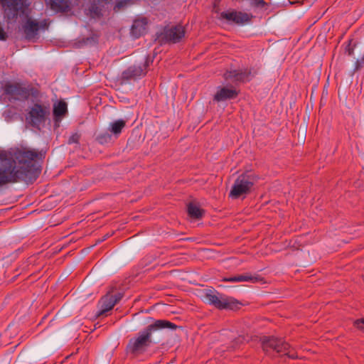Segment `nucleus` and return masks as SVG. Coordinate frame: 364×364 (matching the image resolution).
Segmentation results:
<instances>
[{
    "mask_svg": "<svg viewBox=\"0 0 364 364\" xmlns=\"http://www.w3.org/2000/svg\"><path fill=\"white\" fill-rule=\"evenodd\" d=\"M126 125V122L123 119H118L110 124L109 131L114 134L118 135Z\"/></svg>",
    "mask_w": 364,
    "mask_h": 364,
    "instance_id": "20",
    "label": "nucleus"
},
{
    "mask_svg": "<svg viewBox=\"0 0 364 364\" xmlns=\"http://www.w3.org/2000/svg\"><path fill=\"white\" fill-rule=\"evenodd\" d=\"M204 298L208 304L218 309L235 310L238 309L240 304L235 299L219 294L214 289L207 290Z\"/></svg>",
    "mask_w": 364,
    "mask_h": 364,
    "instance_id": "5",
    "label": "nucleus"
},
{
    "mask_svg": "<svg viewBox=\"0 0 364 364\" xmlns=\"http://www.w3.org/2000/svg\"><path fill=\"white\" fill-rule=\"evenodd\" d=\"M262 347L266 353L274 351L283 353L291 359L298 358L296 352L290 347L289 344L282 338L274 336H264L261 338Z\"/></svg>",
    "mask_w": 364,
    "mask_h": 364,
    "instance_id": "3",
    "label": "nucleus"
},
{
    "mask_svg": "<svg viewBox=\"0 0 364 364\" xmlns=\"http://www.w3.org/2000/svg\"><path fill=\"white\" fill-rule=\"evenodd\" d=\"M23 0H1L5 8V14L9 20L17 18L18 11L21 8Z\"/></svg>",
    "mask_w": 364,
    "mask_h": 364,
    "instance_id": "9",
    "label": "nucleus"
},
{
    "mask_svg": "<svg viewBox=\"0 0 364 364\" xmlns=\"http://www.w3.org/2000/svg\"><path fill=\"white\" fill-rule=\"evenodd\" d=\"M5 170H1L0 169V183L6 181V178H8L7 176L5 175Z\"/></svg>",
    "mask_w": 364,
    "mask_h": 364,
    "instance_id": "26",
    "label": "nucleus"
},
{
    "mask_svg": "<svg viewBox=\"0 0 364 364\" xmlns=\"http://www.w3.org/2000/svg\"><path fill=\"white\" fill-rule=\"evenodd\" d=\"M122 6H123V2H122V1H119V2H118V3L115 5V6H114V11H119V10Z\"/></svg>",
    "mask_w": 364,
    "mask_h": 364,
    "instance_id": "28",
    "label": "nucleus"
},
{
    "mask_svg": "<svg viewBox=\"0 0 364 364\" xmlns=\"http://www.w3.org/2000/svg\"><path fill=\"white\" fill-rule=\"evenodd\" d=\"M187 211L191 218L196 220L202 218L204 215V210L193 203L188 205Z\"/></svg>",
    "mask_w": 364,
    "mask_h": 364,
    "instance_id": "19",
    "label": "nucleus"
},
{
    "mask_svg": "<svg viewBox=\"0 0 364 364\" xmlns=\"http://www.w3.org/2000/svg\"><path fill=\"white\" fill-rule=\"evenodd\" d=\"M148 65L149 64L146 59L143 65H134L129 66L127 69L122 72L119 78L120 83L125 84L130 80H136V79L144 76L146 73Z\"/></svg>",
    "mask_w": 364,
    "mask_h": 364,
    "instance_id": "6",
    "label": "nucleus"
},
{
    "mask_svg": "<svg viewBox=\"0 0 364 364\" xmlns=\"http://www.w3.org/2000/svg\"><path fill=\"white\" fill-rule=\"evenodd\" d=\"M237 92L232 88L220 87L214 95V100L217 102L235 99L237 97Z\"/></svg>",
    "mask_w": 364,
    "mask_h": 364,
    "instance_id": "14",
    "label": "nucleus"
},
{
    "mask_svg": "<svg viewBox=\"0 0 364 364\" xmlns=\"http://www.w3.org/2000/svg\"><path fill=\"white\" fill-rule=\"evenodd\" d=\"M96 140L101 144H105L111 141L112 136L107 132L101 133L97 136Z\"/></svg>",
    "mask_w": 364,
    "mask_h": 364,
    "instance_id": "22",
    "label": "nucleus"
},
{
    "mask_svg": "<svg viewBox=\"0 0 364 364\" xmlns=\"http://www.w3.org/2000/svg\"><path fill=\"white\" fill-rule=\"evenodd\" d=\"M41 156L36 150L22 147L17 149L14 153V159H5L0 161V169L5 170V182L0 183V186L23 181L32 183L39 174V171L36 168L33 161Z\"/></svg>",
    "mask_w": 364,
    "mask_h": 364,
    "instance_id": "1",
    "label": "nucleus"
},
{
    "mask_svg": "<svg viewBox=\"0 0 364 364\" xmlns=\"http://www.w3.org/2000/svg\"><path fill=\"white\" fill-rule=\"evenodd\" d=\"M354 326L356 328L364 331V318L355 321Z\"/></svg>",
    "mask_w": 364,
    "mask_h": 364,
    "instance_id": "24",
    "label": "nucleus"
},
{
    "mask_svg": "<svg viewBox=\"0 0 364 364\" xmlns=\"http://www.w3.org/2000/svg\"><path fill=\"white\" fill-rule=\"evenodd\" d=\"M250 70L247 69L245 70H234L230 71H227L224 74V78L226 80H230L231 82H245L249 81L250 80Z\"/></svg>",
    "mask_w": 364,
    "mask_h": 364,
    "instance_id": "10",
    "label": "nucleus"
},
{
    "mask_svg": "<svg viewBox=\"0 0 364 364\" xmlns=\"http://www.w3.org/2000/svg\"><path fill=\"white\" fill-rule=\"evenodd\" d=\"M28 114L32 126L38 127L45 122L47 116L50 114V107L49 106L35 104Z\"/></svg>",
    "mask_w": 364,
    "mask_h": 364,
    "instance_id": "7",
    "label": "nucleus"
},
{
    "mask_svg": "<svg viewBox=\"0 0 364 364\" xmlns=\"http://www.w3.org/2000/svg\"><path fill=\"white\" fill-rule=\"evenodd\" d=\"M346 52H348L349 55H352L353 54V48H350V44L346 48Z\"/></svg>",
    "mask_w": 364,
    "mask_h": 364,
    "instance_id": "29",
    "label": "nucleus"
},
{
    "mask_svg": "<svg viewBox=\"0 0 364 364\" xmlns=\"http://www.w3.org/2000/svg\"><path fill=\"white\" fill-rule=\"evenodd\" d=\"M144 25L145 23L141 21H134L131 29L132 33L136 38L139 37L145 29Z\"/></svg>",
    "mask_w": 364,
    "mask_h": 364,
    "instance_id": "21",
    "label": "nucleus"
},
{
    "mask_svg": "<svg viewBox=\"0 0 364 364\" xmlns=\"http://www.w3.org/2000/svg\"><path fill=\"white\" fill-rule=\"evenodd\" d=\"M102 1H104V2H107L109 1V0H101Z\"/></svg>",
    "mask_w": 364,
    "mask_h": 364,
    "instance_id": "31",
    "label": "nucleus"
},
{
    "mask_svg": "<svg viewBox=\"0 0 364 364\" xmlns=\"http://www.w3.org/2000/svg\"><path fill=\"white\" fill-rule=\"evenodd\" d=\"M164 328L176 329L177 326L166 320H156L154 323L139 332L136 337L130 339L127 349L134 354L145 351L152 344L151 335L153 332Z\"/></svg>",
    "mask_w": 364,
    "mask_h": 364,
    "instance_id": "2",
    "label": "nucleus"
},
{
    "mask_svg": "<svg viewBox=\"0 0 364 364\" xmlns=\"http://www.w3.org/2000/svg\"><path fill=\"white\" fill-rule=\"evenodd\" d=\"M262 280V278L257 275L252 276L250 274H239L230 277H225L223 281L231 282H252L256 283Z\"/></svg>",
    "mask_w": 364,
    "mask_h": 364,
    "instance_id": "15",
    "label": "nucleus"
},
{
    "mask_svg": "<svg viewBox=\"0 0 364 364\" xmlns=\"http://www.w3.org/2000/svg\"><path fill=\"white\" fill-rule=\"evenodd\" d=\"M4 92L17 100L26 99L28 96V90L19 84L7 83L4 86Z\"/></svg>",
    "mask_w": 364,
    "mask_h": 364,
    "instance_id": "11",
    "label": "nucleus"
},
{
    "mask_svg": "<svg viewBox=\"0 0 364 364\" xmlns=\"http://www.w3.org/2000/svg\"><path fill=\"white\" fill-rule=\"evenodd\" d=\"M257 1V6H264L265 4V2L263 0H256Z\"/></svg>",
    "mask_w": 364,
    "mask_h": 364,
    "instance_id": "30",
    "label": "nucleus"
},
{
    "mask_svg": "<svg viewBox=\"0 0 364 364\" xmlns=\"http://www.w3.org/2000/svg\"><path fill=\"white\" fill-rule=\"evenodd\" d=\"M100 310L97 314L98 317L105 314L107 311L112 310L115 304L114 301H113L112 295L107 294L103 296L100 300Z\"/></svg>",
    "mask_w": 364,
    "mask_h": 364,
    "instance_id": "16",
    "label": "nucleus"
},
{
    "mask_svg": "<svg viewBox=\"0 0 364 364\" xmlns=\"http://www.w3.org/2000/svg\"><path fill=\"white\" fill-rule=\"evenodd\" d=\"M122 297V296L119 293L115 295H112V299L113 301H114V304H116L117 302H119L121 300Z\"/></svg>",
    "mask_w": 364,
    "mask_h": 364,
    "instance_id": "27",
    "label": "nucleus"
},
{
    "mask_svg": "<svg viewBox=\"0 0 364 364\" xmlns=\"http://www.w3.org/2000/svg\"><path fill=\"white\" fill-rule=\"evenodd\" d=\"M46 6L55 13H65L70 10L69 0H45Z\"/></svg>",
    "mask_w": 364,
    "mask_h": 364,
    "instance_id": "13",
    "label": "nucleus"
},
{
    "mask_svg": "<svg viewBox=\"0 0 364 364\" xmlns=\"http://www.w3.org/2000/svg\"><path fill=\"white\" fill-rule=\"evenodd\" d=\"M257 181V176L252 172L247 171L240 174L235 181L229 196L237 199L243 195L248 194Z\"/></svg>",
    "mask_w": 364,
    "mask_h": 364,
    "instance_id": "4",
    "label": "nucleus"
},
{
    "mask_svg": "<svg viewBox=\"0 0 364 364\" xmlns=\"http://www.w3.org/2000/svg\"><path fill=\"white\" fill-rule=\"evenodd\" d=\"M220 18L237 24H242L250 21V17L247 14L234 11L222 12L220 14Z\"/></svg>",
    "mask_w": 364,
    "mask_h": 364,
    "instance_id": "12",
    "label": "nucleus"
},
{
    "mask_svg": "<svg viewBox=\"0 0 364 364\" xmlns=\"http://www.w3.org/2000/svg\"><path fill=\"white\" fill-rule=\"evenodd\" d=\"M80 134H78L77 133H75V134H73L69 138L68 143L69 144L78 143V141L80 140Z\"/></svg>",
    "mask_w": 364,
    "mask_h": 364,
    "instance_id": "23",
    "label": "nucleus"
},
{
    "mask_svg": "<svg viewBox=\"0 0 364 364\" xmlns=\"http://www.w3.org/2000/svg\"><path fill=\"white\" fill-rule=\"evenodd\" d=\"M68 112L67 104L64 101H60L53 105V116L55 123L60 122Z\"/></svg>",
    "mask_w": 364,
    "mask_h": 364,
    "instance_id": "17",
    "label": "nucleus"
},
{
    "mask_svg": "<svg viewBox=\"0 0 364 364\" xmlns=\"http://www.w3.org/2000/svg\"><path fill=\"white\" fill-rule=\"evenodd\" d=\"M38 31V23L28 19L23 26V31L27 39H31L36 36Z\"/></svg>",
    "mask_w": 364,
    "mask_h": 364,
    "instance_id": "18",
    "label": "nucleus"
},
{
    "mask_svg": "<svg viewBox=\"0 0 364 364\" xmlns=\"http://www.w3.org/2000/svg\"><path fill=\"white\" fill-rule=\"evenodd\" d=\"M185 33V28L181 25L166 27L161 33V38L166 42L176 43L184 37Z\"/></svg>",
    "mask_w": 364,
    "mask_h": 364,
    "instance_id": "8",
    "label": "nucleus"
},
{
    "mask_svg": "<svg viewBox=\"0 0 364 364\" xmlns=\"http://www.w3.org/2000/svg\"><path fill=\"white\" fill-rule=\"evenodd\" d=\"M7 38V34L2 27L0 26V40L5 41Z\"/></svg>",
    "mask_w": 364,
    "mask_h": 364,
    "instance_id": "25",
    "label": "nucleus"
}]
</instances>
